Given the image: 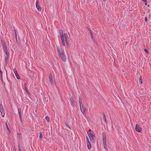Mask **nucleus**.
Returning a JSON list of instances; mask_svg holds the SVG:
<instances>
[{
	"label": "nucleus",
	"mask_w": 151,
	"mask_h": 151,
	"mask_svg": "<svg viewBox=\"0 0 151 151\" xmlns=\"http://www.w3.org/2000/svg\"><path fill=\"white\" fill-rule=\"evenodd\" d=\"M62 43L63 46L66 48H69L71 45L67 33H64V35L61 37Z\"/></svg>",
	"instance_id": "f257e3e1"
},
{
	"label": "nucleus",
	"mask_w": 151,
	"mask_h": 151,
	"mask_svg": "<svg viewBox=\"0 0 151 151\" xmlns=\"http://www.w3.org/2000/svg\"><path fill=\"white\" fill-rule=\"evenodd\" d=\"M57 50L62 60L64 62H66V58L65 55L64 51L60 48H58Z\"/></svg>",
	"instance_id": "f03ea898"
},
{
	"label": "nucleus",
	"mask_w": 151,
	"mask_h": 151,
	"mask_svg": "<svg viewBox=\"0 0 151 151\" xmlns=\"http://www.w3.org/2000/svg\"><path fill=\"white\" fill-rule=\"evenodd\" d=\"M88 135L91 141L94 142L95 141V139H94L95 136L93 132H92L88 134Z\"/></svg>",
	"instance_id": "7ed1b4c3"
},
{
	"label": "nucleus",
	"mask_w": 151,
	"mask_h": 151,
	"mask_svg": "<svg viewBox=\"0 0 151 151\" xmlns=\"http://www.w3.org/2000/svg\"><path fill=\"white\" fill-rule=\"evenodd\" d=\"M135 129L136 131L138 132H140L142 131L141 128L140 127V126L138 124H136Z\"/></svg>",
	"instance_id": "20e7f679"
},
{
	"label": "nucleus",
	"mask_w": 151,
	"mask_h": 151,
	"mask_svg": "<svg viewBox=\"0 0 151 151\" xmlns=\"http://www.w3.org/2000/svg\"><path fill=\"white\" fill-rule=\"evenodd\" d=\"M36 6L37 10L39 12H40L41 11V9L40 7L38 5V0H36Z\"/></svg>",
	"instance_id": "39448f33"
},
{
	"label": "nucleus",
	"mask_w": 151,
	"mask_h": 151,
	"mask_svg": "<svg viewBox=\"0 0 151 151\" xmlns=\"http://www.w3.org/2000/svg\"><path fill=\"white\" fill-rule=\"evenodd\" d=\"M82 113L83 114H86V107H83V106L82 107H80Z\"/></svg>",
	"instance_id": "423d86ee"
},
{
	"label": "nucleus",
	"mask_w": 151,
	"mask_h": 151,
	"mask_svg": "<svg viewBox=\"0 0 151 151\" xmlns=\"http://www.w3.org/2000/svg\"><path fill=\"white\" fill-rule=\"evenodd\" d=\"M1 44L3 46V48L4 50H7V47L6 43L4 41H1Z\"/></svg>",
	"instance_id": "0eeeda50"
},
{
	"label": "nucleus",
	"mask_w": 151,
	"mask_h": 151,
	"mask_svg": "<svg viewBox=\"0 0 151 151\" xmlns=\"http://www.w3.org/2000/svg\"><path fill=\"white\" fill-rule=\"evenodd\" d=\"M4 111H5L2 105L1 104H0V112H3Z\"/></svg>",
	"instance_id": "6e6552de"
},
{
	"label": "nucleus",
	"mask_w": 151,
	"mask_h": 151,
	"mask_svg": "<svg viewBox=\"0 0 151 151\" xmlns=\"http://www.w3.org/2000/svg\"><path fill=\"white\" fill-rule=\"evenodd\" d=\"M49 81L50 82L52 83L53 82L52 78V75H50L49 76Z\"/></svg>",
	"instance_id": "1a4fd4ad"
},
{
	"label": "nucleus",
	"mask_w": 151,
	"mask_h": 151,
	"mask_svg": "<svg viewBox=\"0 0 151 151\" xmlns=\"http://www.w3.org/2000/svg\"><path fill=\"white\" fill-rule=\"evenodd\" d=\"M88 30H89V32L90 33V35L91 36V38L93 40V35L92 32V31H91V30L89 29H88Z\"/></svg>",
	"instance_id": "9d476101"
},
{
	"label": "nucleus",
	"mask_w": 151,
	"mask_h": 151,
	"mask_svg": "<svg viewBox=\"0 0 151 151\" xmlns=\"http://www.w3.org/2000/svg\"><path fill=\"white\" fill-rule=\"evenodd\" d=\"M18 112L19 113V116H21L22 114H21V109L20 108H18Z\"/></svg>",
	"instance_id": "9b49d317"
},
{
	"label": "nucleus",
	"mask_w": 151,
	"mask_h": 151,
	"mask_svg": "<svg viewBox=\"0 0 151 151\" xmlns=\"http://www.w3.org/2000/svg\"><path fill=\"white\" fill-rule=\"evenodd\" d=\"M103 144V146H104V148L105 150H107L108 148L107 147L106 143H104V144Z\"/></svg>",
	"instance_id": "f8f14e48"
},
{
	"label": "nucleus",
	"mask_w": 151,
	"mask_h": 151,
	"mask_svg": "<svg viewBox=\"0 0 151 151\" xmlns=\"http://www.w3.org/2000/svg\"><path fill=\"white\" fill-rule=\"evenodd\" d=\"M79 104H80V107H81V106H83V104H82L81 100L80 99V98H79Z\"/></svg>",
	"instance_id": "ddd939ff"
},
{
	"label": "nucleus",
	"mask_w": 151,
	"mask_h": 151,
	"mask_svg": "<svg viewBox=\"0 0 151 151\" xmlns=\"http://www.w3.org/2000/svg\"><path fill=\"white\" fill-rule=\"evenodd\" d=\"M87 145L88 149V150H90L91 147V143H90L89 144H87Z\"/></svg>",
	"instance_id": "4468645a"
},
{
	"label": "nucleus",
	"mask_w": 151,
	"mask_h": 151,
	"mask_svg": "<svg viewBox=\"0 0 151 151\" xmlns=\"http://www.w3.org/2000/svg\"><path fill=\"white\" fill-rule=\"evenodd\" d=\"M7 56H9V52L7 50H4Z\"/></svg>",
	"instance_id": "2eb2a0df"
},
{
	"label": "nucleus",
	"mask_w": 151,
	"mask_h": 151,
	"mask_svg": "<svg viewBox=\"0 0 151 151\" xmlns=\"http://www.w3.org/2000/svg\"><path fill=\"white\" fill-rule=\"evenodd\" d=\"M59 31H60V37H61V36H62V35H64L63 34V31L62 29H60Z\"/></svg>",
	"instance_id": "dca6fc26"
},
{
	"label": "nucleus",
	"mask_w": 151,
	"mask_h": 151,
	"mask_svg": "<svg viewBox=\"0 0 151 151\" xmlns=\"http://www.w3.org/2000/svg\"><path fill=\"white\" fill-rule=\"evenodd\" d=\"M102 135L103 138H106V134L105 132H103L102 134Z\"/></svg>",
	"instance_id": "f3484780"
},
{
	"label": "nucleus",
	"mask_w": 151,
	"mask_h": 151,
	"mask_svg": "<svg viewBox=\"0 0 151 151\" xmlns=\"http://www.w3.org/2000/svg\"><path fill=\"white\" fill-rule=\"evenodd\" d=\"M15 75L17 79L19 80L20 79V77L17 73Z\"/></svg>",
	"instance_id": "a211bd4d"
},
{
	"label": "nucleus",
	"mask_w": 151,
	"mask_h": 151,
	"mask_svg": "<svg viewBox=\"0 0 151 151\" xmlns=\"http://www.w3.org/2000/svg\"><path fill=\"white\" fill-rule=\"evenodd\" d=\"M70 104H71V105L73 107H74V106L75 105V102L74 101L71 102Z\"/></svg>",
	"instance_id": "6ab92c4d"
},
{
	"label": "nucleus",
	"mask_w": 151,
	"mask_h": 151,
	"mask_svg": "<svg viewBox=\"0 0 151 151\" xmlns=\"http://www.w3.org/2000/svg\"><path fill=\"white\" fill-rule=\"evenodd\" d=\"M65 124L67 127H68V128H69L70 129H71L70 128V127L69 126L68 124V123H67L66 122H65Z\"/></svg>",
	"instance_id": "aec40b11"
},
{
	"label": "nucleus",
	"mask_w": 151,
	"mask_h": 151,
	"mask_svg": "<svg viewBox=\"0 0 151 151\" xmlns=\"http://www.w3.org/2000/svg\"><path fill=\"white\" fill-rule=\"evenodd\" d=\"M103 144L106 143V138H103Z\"/></svg>",
	"instance_id": "412c9836"
},
{
	"label": "nucleus",
	"mask_w": 151,
	"mask_h": 151,
	"mask_svg": "<svg viewBox=\"0 0 151 151\" xmlns=\"http://www.w3.org/2000/svg\"><path fill=\"white\" fill-rule=\"evenodd\" d=\"M1 116L3 117H4L5 114V111H4L3 112H1Z\"/></svg>",
	"instance_id": "4be33fe9"
},
{
	"label": "nucleus",
	"mask_w": 151,
	"mask_h": 151,
	"mask_svg": "<svg viewBox=\"0 0 151 151\" xmlns=\"http://www.w3.org/2000/svg\"><path fill=\"white\" fill-rule=\"evenodd\" d=\"M45 119L47 122H49V118L48 116H45Z\"/></svg>",
	"instance_id": "5701e85b"
},
{
	"label": "nucleus",
	"mask_w": 151,
	"mask_h": 151,
	"mask_svg": "<svg viewBox=\"0 0 151 151\" xmlns=\"http://www.w3.org/2000/svg\"><path fill=\"white\" fill-rule=\"evenodd\" d=\"M6 128H7V130L9 131V132H10V130L9 129V127L7 124V123L6 122Z\"/></svg>",
	"instance_id": "b1692460"
},
{
	"label": "nucleus",
	"mask_w": 151,
	"mask_h": 151,
	"mask_svg": "<svg viewBox=\"0 0 151 151\" xmlns=\"http://www.w3.org/2000/svg\"><path fill=\"white\" fill-rule=\"evenodd\" d=\"M86 142H87V144H89V143H90L89 141L88 138V137H86Z\"/></svg>",
	"instance_id": "393cba45"
},
{
	"label": "nucleus",
	"mask_w": 151,
	"mask_h": 151,
	"mask_svg": "<svg viewBox=\"0 0 151 151\" xmlns=\"http://www.w3.org/2000/svg\"><path fill=\"white\" fill-rule=\"evenodd\" d=\"M13 71L15 74H16L17 73V71L15 68H14L13 70Z\"/></svg>",
	"instance_id": "a878e982"
},
{
	"label": "nucleus",
	"mask_w": 151,
	"mask_h": 151,
	"mask_svg": "<svg viewBox=\"0 0 151 151\" xmlns=\"http://www.w3.org/2000/svg\"><path fill=\"white\" fill-rule=\"evenodd\" d=\"M39 137L40 138L42 139V134L41 132H39Z\"/></svg>",
	"instance_id": "bb28decb"
},
{
	"label": "nucleus",
	"mask_w": 151,
	"mask_h": 151,
	"mask_svg": "<svg viewBox=\"0 0 151 151\" xmlns=\"http://www.w3.org/2000/svg\"><path fill=\"white\" fill-rule=\"evenodd\" d=\"M103 115L104 119V120H105L106 119L105 115L104 114V113H103Z\"/></svg>",
	"instance_id": "cd10ccee"
},
{
	"label": "nucleus",
	"mask_w": 151,
	"mask_h": 151,
	"mask_svg": "<svg viewBox=\"0 0 151 151\" xmlns=\"http://www.w3.org/2000/svg\"><path fill=\"white\" fill-rule=\"evenodd\" d=\"M18 148L19 149V151H22L21 149L20 148V146L19 145H18Z\"/></svg>",
	"instance_id": "c85d7f7f"
},
{
	"label": "nucleus",
	"mask_w": 151,
	"mask_h": 151,
	"mask_svg": "<svg viewBox=\"0 0 151 151\" xmlns=\"http://www.w3.org/2000/svg\"><path fill=\"white\" fill-rule=\"evenodd\" d=\"M144 51H145V52H146V53H147V54L148 53V51L147 49H145L144 50Z\"/></svg>",
	"instance_id": "c756f323"
},
{
	"label": "nucleus",
	"mask_w": 151,
	"mask_h": 151,
	"mask_svg": "<svg viewBox=\"0 0 151 151\" xmlns=\"http://www.w3.org/2000/svg\"><path fill=\"white\" fill-rule=\"evenodd\" d=\"M9 56L8 57V56H7V57L5 58V60L6 61L8 60V59H9Z\"/></svg>",
	"instance_id": "7c9ffc66"
},
{
	"label": "nucleus",
	"mask_w": 151,
	"mask_h": 151,
	"mask_svg": "<svg viewBox=\"0 0 151 151\" xmlns=\"http://www.w3.org/2000/svg\"><path fill=\"white\" fill-rule=\"evenodd\" d=\"M19 118L20 119L21 121V122H22V116H19Z\"/></svg>",
	"instance_id": "2f4dec72"
},
{
	"label": "nucleus",
	"mask_w": 151,
	"mask_h": 151,
	"mask_svg": "<svg viewBox=\"0 0 151 151\" xmlns=\"http://www.w3.org/2000/svg\"><path fill=\"white\" fill-rule=\"evenodd\" d=\"M139 80H140V81H141V82H140V83H141V84H142V79H141V77H139Z\"/></svg>",
	"instance_id": "473e14b6"
},
{
	"label": "nucleus",
	"mask_w": 151,
	"mask_h": 151,
	"mask_svg": "<svg viewBox=\"0 0 151 151\" xmlns=\"http://www.w3.org/2000/svg\"><path fill=\"white\" fill-rule=\"evenodd\" d=\"M70 100L71 101H71H73V99L71 97L70 98Z\"/></svg>",
	"instance_id": "72a5a7b5"
},
{
	"label": "nucleus",
	"mask_w": 151,
	"mask_h": 151,
	"mask_svg": "<svg viewBox=\"0 0 151 151\" xmlns=\"http://www.w3.org/2000/svg\"><path fill=\"white\" fill-rule=\"evenodd\" d=\"M14 31H15V37H16V38L17 39V35L16 32L15 30H14Z\"/></svg>",
	"instance_id": "f704fd0d"
},
{
	"label": "nucleus",
	"mask_w": 151,
	"mask_h": 151,
	"mask_svg": "<svg viewBox=\"0 0 151 151\" xmlns=\"http://www.w3.org/2000/svg\"><path fill=\"white\" fill-rule=\"evenodd\" d=\"M145 21L146 22H147V17H145Z\"/></svg>",
	"instance_id": "c9c22d12"
},
{
	"label": "nucleus",
	"mask_w": 151,
	"mask_h": 151,
	"mask_svg": "<svg viewBox=\"0 0 151 151\" xmlns=\"http://www.w3.org/2000/svg\"><path fill=\"white\" fill-rule=\"evenodd\" d=\"M147 1H146V2H145V5H147Z\"/></svg>",
	"instance_id": "e433bc0d"
},
{
	"label": "nucleus",
	"mask_w": 151,
	"mask_h": 151,
	"mask_svg": "<svg viewBox=\"0 0 151 151\" xmlns=\"http://www.w3.org/2000/svg\"><path fill=\"white\" fill-rule=\"evenodd\" d=\"M105 122L106 123L107 122V121L106 119L105 120H104Z\"/></svg>",
	"instance_id": "4c0bfd02"
},
{
	"label": "nucleus",
	"mask_w": 151,
	"mask_h": 151,
	"mask_svg": "<svg viewBox=\"0 0 151 151\" xmlns=\"http://www.w3.org/2000/svg\"><path fill=\"white\" fill-rule=\"evenodd\" d=\"M142 1L144 2H146V1H147V0H142Z\"/></svg>",
	"instance_id": "58836bf2"
},
{
	"label": "nucleus",
	"mask_w": 151,
	"mask_h": 151,
	"mask_svg": "<svg viewBox=\"0 0 151 151\" xmlns=\"http://www.w3.org/2000/svg\"><path fill=\"white\" fill-rule=\"evenodd\" d=\"M89 132H90V131L91 132H92L91 129L89 130Z\"/></svg>",
	"instance_id": "ea45409f"
},
{
	"label": "nucleus",
	"mask_w": 151,
	"mask_h": 151,
	"mask_svg": "<svg viewBox=\"0 0 151 151\" xmlns=\"http://www.w3.org/2000/svg\"><path fill=\"white\" fill-rule=\"evenodd\" d=\"M147 6H148V7H149V6H149V5H147Z\"/></svg>",
	"instance_id": "a19ab883"
},
{
	"label": "nucleus",
	"mask_w": 151,
	"mask_h": 151,
	"mask_svg": "<svg viewBox=\"0 0 151 151\" xmlns=\"http://www.w3.org/2000/svg\"><path fill=\"white\" fill-rule=\"evenodd\" d=\"M104 1H105V0H103Z\"/></svg>",
	"instance_id": "79ce46f5"
}]
</instances>
